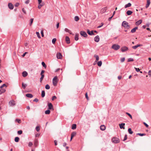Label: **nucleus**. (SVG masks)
Instances as JSON below:
<instances>
[{"instance_id": "nucleus-28", "label": "nucleus", "mask_w": 151, "mask_h": 151, "mask_svg": "<svg viewBox=\"0 0 151 151\" xmlns=\"http://www.w3.org/2000/svg\"><path fill=\"white\" fill-rule=\"evenodd\" d=\"M128 132L130 134H132L133 133V132L132 131V129L131 128L128 129Z\"/></svg>"}, {"instance_id": "nucleus-57", "label": "nucleus", "mask_w": 151, "mask_h": 151, "mask_svg": "<svg viewBox=\"0 0 151 151\" xmlns=\"http://www.w3.org/2000/svg\"><path fill=\"white\" fill-rule=\"evenodd\" d=\"M33 145V144L32 142H29L28 144V146L29 147H31Z\"/></svg>"}, {"instance_id": "nucleus-54", "label": "nucleus", "mask_w": 151, "mask_h": 151, "mask_svg": "<svg viewBox=\"0 0 151 151\" xmlns=\"http://www.w3.org/2000/svg\"><path fill=\"white\" fill-rule=\"evenodd\" d=\"M56 97L55 96H52V101H53L54 99H56Z\"/></svg>"}, {"instance_id": "nucleus-19", "label": "nucleus", "mask_w": 151, "mask_h": 151, "mask_svg": "<svg viewBox=\"0 0 151 151\" xmlns=\"http://www.w3.org/2000/svg\"><path fill=\"white\" fill-rule=\"evenodd\" d=\"M6 91L5 89L3 88H0V94H1L3 93H4Z\"/></svg>"}, {"instance_id": "nucleus-38", "label": "nucleus", "mask_w": 151, "mask_h": 151, "mask_svg": "<svg viewBox=\"0 0 151 151\" xmlns=\"http://www.w3.org/2000/svg\"><path fill=\"white\" fill-rule=\"evenodd\" d=\"M34 20V19L33 18H31V19L30 20V23L29 24L30 26H31Z\"/></svg>"}, {"instance_id": "nucleus-64", "label": "nucleus", "mask_w": 151, "mask_h": 151, "mask_svg": "<svg viewBox=\"0 0 151 151\" xmlns=\"http://www.w3.org/2000/svg\"><path fill=\"white\" fill-rule=\"evenodd\" d=\"M59 23H58L57 24V25H56L57 28H58L59 27Z\"/></svg>"}, {"instance_id": "nucleus-56", "label": "nucleus", "mask_w": 151, "mask_h": 151, "mask_svg": "<svg viewBox=\"0 0 151 151\" xmlns=\"http://www.w3.org/2000/svg\"><path fill=\"white\" fill-rule=\"evenodd\" d=\"M22 11L25 14H26V12L24 8L22 9Z\"/></svg>"}, {"instance_id": "nucleus-62", "label": "nucleus", "mask_w": 151, "mask_h": 151, "mask_svg": "<svg viewBox=\"0 0 151 151\" xmlns=\"http://www.w3.org/2000/svg\"><path fill=\"white\" fill-rule=\"evenodd\" d=\"M41 33L42 37H44V33H43V30H42L41 31Z\"/></svg>"}, {"instance_id": "nucleus-26", "label": "nucleus", "mask_w": 151, "mask_h": 151, "mask_svg": "<svg viewBox=\"0 0 151 151\" xmlns=\"http://www.w3.org/2000/svg\"><path fill=\"white\" fill-rule=\"evenodd\" d=\"M132 13V12L130 10L127 11L126 13L127 15H131Z\"/></svg>"}, {"instance_id": "nucleus-18", "label": "nucleus", "mask_w": 151, "mask_h": 151, "mask_svg": "<svg viewBox=\"0 0 151 151\" xmlns=\"http://www.w3.org/2000/svg\"><path fill=\"white\" fill-rule=\"evenodd\" d=\"M100 128L101 130L104 131L106 129V127L105 125H101L100 127Z\"/></svg>"}, {"instance_id": "nucleus-6", "label": "nucleus", "mask_w": 151, "mask_h": 151, "mask_svg": "<svg viewBox=\"0 0 151 151\" xmlns=\"http://www.w3.org/2000/svg\"><path fill=\"white\" fill-rule=\"evenodd\" d=\"M45 71L44 70H42L41 72L40 73L41 77L40 78V81L41 82H42V81L44 77V75L43 74V73H45Z\"/></svg>"}, {"instance_id": "nucleus-13", "label": "nucleus", "mask_w": 151, "mask_h": 151, "mask_svg": "<svg viewBox=\"0 0 151 151\" xmlns=\"http://www.w3.org/2000/svg\"><path fill=\"white\" fill-rule=\"evenodd\" d=\"M94 41L96 42H98L100 40V38L98 35L96 36L94 38Z\"/></svg>"}, {"instance_id": "nucleus-40", "label": "nucleus", "mask_w": 151, "mask_h": 151, "mask_svg": "<svg viewBox=\"0 0 151 151\" xmlns=\"http://www.w3.org/2000/svg\"><path fill=\"white\" fill-rule=\"evenodd\" d=\"M76 134V133L75 132H73L71 133V136H72V137H73L75 136Z\"/></svg>"}, {"instance_id": "nucleus-31", "label": "nucleus", "mask_w": 151, "mask_h": 151, "mask_svg": "<svg viewBox=\"0 0 151 151\" xmlns=\"http://www.w3.org/2000/svg\"><path fill=\"white\" fill-rule=\"evenodd\" d=\"M94 57L96 58V61H98L99 59V56L97 55H95Z\"/></svg>"}, {"instance_id": "nucleus-36", "label": "nucleus", "mask_w": 151, "mask_h": 151, "mask_svg": "<svg viewBox=\"0 0 151 151\" xmlns=\"http://www.w3.org/2000/svg\"><path fill=\"white\" fill-rule=\"evenodd\" d=\"M102 64V62L101 61L98 62L97 63L98 66H100V67L101 65Z\"/></svg>"}, {"instance_id": "nucleus-32", "label": "nucleus", "mask_w": 151, "mask_h": 151, "mask_svg": "<svg viewBox=\"0 0 151 151\" xmlns=\"http://www.w3.org/2000/svg\"><path fill=\"white\" fill-rule=\"evenodd\" d=\"M45 92L44 91H42L41 96L42 97H44L45 96Z\"/></svg>"}, {"instance_id": "nucleus-35", "label": "nucleus", "mask_w": 151, "mask_h": 151, "mask_svg": "<svg viewBox=\"0 0 151 151\" xmlns=\"http://www.w3.org/2000/svg\"><path fill=\"white\" fill-rule=\"evenodd\" d=\"M74 19L75 21H78L79 20V18L78 16H76L75 17Z\"/></svg>"}, {"instance_id": "nucleus-5", "label": "nucleus", "mask_w": 151, "mask_h": 151, "mask_svg": "<svg viewBox=\"0 0 151 151\" xmlns=\"http://www.w3.org/2000/svg\"><path fill=\"white\" fill-rule=\"evenodd\" d=\"M9 104L11 106H14L15 105L16 103L14 100H12L9 101Z\"/></svg>"}, {"instance_id": "nucleus-50", "label": "nucleus", "mask_w": 151, "mask_h": 151, "mask_svg": "<svg viewBox=\"0 0 151 151\" xmlns=\"http://www.w3.org/2000/svg\"><path fill=\"white\" fill-rule=\"evenodd\" d=\"M143 123L147 128H148L149 127V125L146 123L145 122H144Z\"/></svg>"}, {"instance_id": "nucleus-55", "label": "nucleus", "mask_w": 151, "mask_h": 151, "mask_svg": "<svg viewBox=\"0 0 151 151\" xmlns=\"http://www.w3.org/2000/svg\"><path fill=\"white\" fill-rule=\"evenodd\" d=\"M134 68L136 70L137 72H139L140 70L139 68H137L135 67Z\"/></svg>"}, {"instance_id": "nucleus-11", "label": "nucleus", "mask_w": 151, "mask_h": 151, "mask_svg": "<svg viewBox=\"0 0 151 151\" xmlns=\"http://www.w3.org/2000/svg\"><path fill=\"white\" fill-rule=\"evenodd\" d=\"M119 139L116 137H113L112 139V142H119Z\"/></svg>"}, {"instance_id": "nucleus-58", "label": "nucleus", "mask_w": 151, "mask_h": 151, "mask_svg": "<svg viewBox=\"0 0 151 151\" xmlns=\"http://www.w3.org/2000/svg\"><path fill=\"white\" fill-rule=\"evenodd\" d=\"M125 60V58H122L121 59V61L122 62H123Z\"/></svg>"}, {"instance_id": "nucleus-46", "label": "nucleus", "mask_w": 151, "mask_h": 151, "mask_svg": "<svg viewBox=\"0 0 151 151\" xmlns=\"http://www.w3.org/2000/svg\"><path fill=\"white\" fill-rule=\"evenodd\" d=\"M36 129L37 132H38L40 129V127L38 126H37L36 127Z\"/></svg>"}, {"instance_id": "nucleus-23", "label": "nucleus", "mask_w": 151, "mask_h": 151, "mask_svg": "<svg viewBox=\"0 0 151 151\" xmlns=\"http://www.w3.org/2000/svg\"><path fill=\"white\" fill-rule=\"evenodd\" d=\"M65 31L66 32L69 33H70V34H71L72 33L71 31L68 28H65Z\"/></svg>"}, {"instance_id": "nucleus-59", "label": "nucleus", "mask_w": 151, "mask_h": 151, "mask_svg": "<svg viewBox=\"0 0 151 151\" xmlns=\"http://www.w3.org/2000/svg\"><path fill=\"white\" fill-rule=\"evenodd\" d=\"M19 5V3H16L15 4V6L16 7H17Z\"/></svg>"}, {"instance_id": "nucleus-48", "label": "nucleus", "mask_w": 151, "mask_h": 151, "mask_svg": "<svg viewBox=\"0 0 151 151\" xmlns=\"http://www.w3.org/2000/svg\"><path fill=\"white\" fill-rule=\"evenodd\" d=\"M17 133L19 134H22V131L21 130H19L18 131Z\"/></svg>"}, {"instance_id": "nucleus-41", "label": "nucleus", "mask_w": 151, "mask_h": 151, "mask_svg": "<svg viewBox=\"0 0 151 151\" xmlns=\"http://www.w3.org/2000/svg\"><path fill=\"white\" fill-rule=\"evenodd\" d=\"M56 41V39L55 38H53L52 40V42L53 44H55Z\"/></svg>"}, {"instance_id": "nucleus-4", "label": "nucleus", "mask_w": 151, "mask_h": 151, "mask_svg": "<svg viewBox=\"0 0 151 151\" xmlns=\"http://www.w3.org/2000/svg\"><path fill=\"white\" fill-rule=\"evenodd\" d=\"M120 48V46L119 45L114 44L112 46V48L115 50H117Z\"/></svg>"}, {"instance_id": "nucleus-45", "label": "nucleus", "mask_w": 151, "mask_h": 151, "mask_svg": "<svg viewBox=\"0 0 151 151\" xmlns=\"http://www.w3.org/2000/svg\"><path fill=\"white\" fill-rule=\"evenodd\" d=\"M36 34L37 35V37L39 38H41V37L40 35V34L39 32H36Z\"/></svg>"}, {"instance_id": "nucleus-47", "label": "nucleus", "mask_w": 151, "mask_h": 151, "mask_svg": "<svg viewBox=\"0 0 151 151\" xmlns=\"http://www.w3.org/2000/svg\"><path fill=\"white\" fill-rule=\"evenodd\" d=\"M133 61L134 59L132 58H129L128 60V62Z\"/></svg>"}, {"instance_id": "nucleus-44", "label": "nucleus", "mask_w": 151, "mask_h": 151, "mask_svg": "<svg viewBox=\"0 0 151 151\" xmlns=\"http://www.w3.org/2000/svg\"><path fill=\"white\" fill-rule=\"evenodd\" d=\"M45 88L47 89H49L50 88V86L48 84H47L45 86Z\"/></svg>"}, {"instance_id": "nucleus-1", "label": "nucleus", "mask_w": 151, "mask_h": 151, "mask_svg": "<svg viewBox=\"0 0 151 151\" xmlns=\"http://www.w3.org/2000/svg\"><path fill=\"white\" fill-rule=\"evenodd\" d=\"M58 81V79L57 76H55L52 80V83L54 86H56Z\"/></svg>"}, {"instance_id": "nucleus-42", "label": "nucleus", "mask_w": 151, "mask_h": 151, "mask_svg": "<svg viewBox=\"0 0 151 151\" xmlns=\"http://www.w3.org/2000/svg\"><path fill=\"white\" fill-rule=\"evenodd\" d=\"M19 140V138L18 137H16L15 138L14 140L15 142H18Z\"/></svg>"}, {"instance_id": "nucleus-39", "label": "nucleus", "mask_w": 151, "mask_h": 151, "mask_svg": "<svg viewBox=\"0 0 151 151\" xmlns=\"http://www.w3.org/2000/svg\"><path fill=\"white\" fill-rule=\"evenodd\" d=\"M75 40L77 41L78 40V37L77 35H76L75 37Z\"/></svg>"}, {"instance_id": "nucleus-16", "label": "nucleus", "mask_w": 151, "mask_h": 151, "mask_svg": "<svg viewBox=\"0 0 151 151\" xmlns=\"http://www.w3.org/2000/svg\"><path fill=\"white\" fill-rule=\"evenodd\" d=\"M8 6L9 9H12L14 8V6L11 3H9L8 4Z\"/></svg>"}, {"instance_id": "nucleus-29", "label": "nucleus", "mask_w": 151, "mask_h": 151, "mask_svg": "<svg viewBox=\"0 0 151 151\" xmlns=\"http://www.w3.org/2000/svg\"><path fill=\"white\" fill-rule=\"evenodd\" d=\"M141 46V45H135V46H133L132 47V48L134 49H136L137 47H139V46Z\"/></svg>"}, {"instance_id": "nucleus-24", "label": "nucleus", "mask_w": 151, "mask_h": 151, "mask_svg": "<svg viewBox=\"0 0 151 151\" xmlns=\"http://www.w3.org/2000/svg\"><path fill=\"white\" fill-rule=\"evenodd\" d=\"M26 96L27 97H28V98H31L33 97L32 95L31 94H29V93L27 94L26 95Z\"/></svg>"}, {"instance_id": "nucleus-14", "label": "nucleus", "mask_w": 151, "mask_h": 151, "mask_svg": "<svg viewBox=\"0 0 151 151\" xmlns=\"http://www.w3.org/2000/svg\"><path fill=\"white\" fill-rule=\"evenodd\" d=\"M57 57L58 59H61L62 58V56L61 53H58L57 54Z\"/></svg>"}, {"instance_id": "nucleus-61", "label": "nucleus", "mask_w": 151, "mask_h": 151, "mask_svg": "<svg viewBox=\"0 0 151 151\" xmlns=\"http://www.w3.org/2000/svg\"><path fill=\"white\" fill-rule=\"evenodd\" d=\"M4 86H5L6 87V85L5 84H4L2 85L1 86L0 88H3Z\"/></svg>"}, {"instance_id": "nucleus-25", "label": "nucleus", "mask_w": 151, "mask_h": 151, "mask_svg": "<svg viewBox=\"0 0 151 151\" xmlns=\"http://www.w3.org/2000/svg\"><path fill=\"white\" fill-rule=\"evenodd\" d=\"M142 23V20H139L136 22V24L137 25H139Z\"/></svg>"}, {"instance_id": "nucleus-15", "label": "nucleus", "mask_w": 151, "mask_h": 151, "mask_svg": "<svg viewBox=\"0 0 151 151\" xmlns=\"http://www.w3.org/2000/svg\"><path fill=\"white\" fill-rule=\"evenodd\" d=\"M87 33L90 35H94L93 31H90L88 29L87 30Z\"/></svg>"}, {"instance_id": "nucleus-30", "label": "nucleus", "mask_w": 151, "mask_h": 151, "mask_svg": "<svg viewBox=\"0 0 151 151\" xmlns=\"http://www.w3.org/2000/svg\"><path fill=\"white\" fill-rule=\"evenodd\" d=\"M131 6V4L130 3H128V4H126L125 6V8H126L127 7H129Z\"/></svg>"}, {"instance_id": "nucleus-2", "label": "nucleus", "mask_w": 151, "mask_h": 151, "mask_svg": "<svg viewBox=\"0 0 151 151\" xmlns=\"http://www.w3.org/2000/svg\"><path fill=\"white\" fill-rule=\"evenodd\" d=\"M122 25L125 29H129L130 28V26L128 24V23L126 21H123Z\"/></svg>"}, {"instance_id": "nucleus-12", "label": "nucleus", "mask_w": 151, "mask_h": 151, "mask_svg": "<svg viewBox=\"0 0 151 151\" xmlns=\"http://www.w3.org/2000/svg\"><path fill=\"white\" fill-rule=\"evenodd\" d=\"M125 125V124L124 123H122L120 124H119V127L121 129H125V127H124Z\"/></svg>"}, {"instance_id": "nucleus-63", "label": "nucleus", "mask_w": 151, "mask_h": 151, "mask_svg": "<svg viewBox=\"0 0 151 151\" xmlns=\"http://www.w3.org/2000/svg\"><path fill=\"white\" fill-rule=\"evenodd\" d=\"M29 0H27L25 2V3L26 4H28L29 3Z\"/></svg>"}, {"instance_id": "nucleus-53", "label": "nucleus", "mask_w": 151, "mask_h": 151, "mask_svg": "<svg viewBox=\"0 0 151 151\" xmlns=\"http://www.w3.org/2000/svg\"><path fill=\"white\" fill-rule=\"evenodd\" d=\"M38 142H34V145L35 147H36L38 145Z\"/></svg>"}, {"instance_id": "nucleus-52", "label": "nucleus", "mask_w": 151, "mask_h": 151, "mask_svg": "<svg viewBox=\"0 0 151 151\" xmlns=\"http://www.w3.org/2000/svg\"><path fill=\"white\" fill-rule=\"evenodd\" d=\"M127 139V134H125L124 136V139L123 140V141H124L126 140Z\"/></svg>"}, {"instance_id": "nucleus-20", "label": "nucleus", "mask_w": 151, "mask_h": 151, "mask_svg": "<svg viewBox=\"0 0 151 151\" xmlns=\"http://www.w3.org/2000/svg\"><path fill=\"white\" fill-rule=\"evenodd\" d=\"M28 73L26 71H24L22 73V75L23 77H25L27 76Z\"/></svg>"}, {"instance_id": "nucleus-21", "label": "nucleus", "mask_w": 151, "mask_h": 151, "mask_svg": "<svg viewBox=\"0 0 151 151\" xmlns=\"http://www.w3.org/2000/svg\"><path fill=\"white\" fill-rule=\"evenodd\" d=\"M150 3V0H147V4L146 6V8H147L149 6Z\"/></svg>"}, {"instance_id": "nucleus-33", "label": "nucleus", "mask_w": 151, "mask_h": 151, "mask_svg": "<svg viewBox=\"0 0 151 151\" xmlns=\"http://www.w3.org/2000/svg\"><path fill=\"white\" fill-rule=\"evenodd\" d=\"M27 85L26 84H24L23 83H22V86L24 89H25Z\"/></svg>"}, {"instance_id": "nucleus-60", "label": "nucleus", "mask_w": 151, "mask_h": 151, "mask_svg": "<svg viewBox=\"0 0 151 151\" xmlns=\"http://www.w3.org/2000/svg\"><path fill=\"white\" fill-rule=\"evenodd\" d=\"M33 101L36 102H37L38 101V99L37 98L33 100Z\"/></svg>"}, {"instance_id": "nucleus-9", "label": "nucleus", "mask_w": 151, "mask_h": 151, "mask_svg": "<svg viewBox=\"0 0 151 151\" xmlns=\"http://www.w3.org/2000/svg\"><path fill=\"white\" fill-rule=\"evenodd\" d=\"M48 109H52L53 110H54L53 106L51 103H48Z\"/></svg>"}, {"instance_id": "nucleus-34", "label": "nucleus", "mask_w": 151, "mask_h": 151, "mask_svg": "<svg viewBox=\"0 0 151 151\" xmlns=\"http://www.w3.org/2000/svg\"><path fill=\"white\" fill-rule=\"evenodd\" d=\"M50 111L49 110H46L45 111V113L46 114H50Z\"/></svg>"}, {"instance_id": "nucleus-8", "label": "nucleus", "mask_w": 151, "mask_h": 151, "mask_svg": "<svg viewBox=\"0 0 151 151\" xmlns=\"http://www.w3.org/2000/svg\"><path fill=\"white\" fill-rule=\"evenodd\" d=\"M80 34L85 37H86L87 36V35L86 32L83 31H81L80 32Z\"/></svg>"}, {"instance_id": "nucleus-7", "label": "nucleus", "mask_w": 151, "mask_h": 151, "mask_svg": "<svg viewBox=\"0 0 151 151\" xmlns=\"http://www.w3.org/2000/svg\"><path fill=\"white\" fill-rule=\"evenodd\" d=\"M128 48L126 46H124L121 47V51L123 52L128 50Z\"/></svg>"}, {"instance_id": "nucleus-27", "label": "nucleus", "mask_w": 151, "mask_h": 151, "mask_svg": "<svg viewBox=\"0 0 151 151\" xmlns=\"http://www.w3.org/2000/svg\"><path fill=\"white\" fill-rule=\"evenodd\" d=\"M76 128V124H73L72 125V129H75Z\"/></svg>"}, {"instance_id": "nucleus-10", "label": "nucleus", "mask_w": 151, "mask_h": 151, "mask_svg": "<svg viewBox=\"0 0 151 151\" xmlns=\"http://www.w3.org/2000/svg\"><path fill=\"white\" fill-rule=\"evenodd\" d=\"M107 9V7H105L104 8H103L101 9V10L100 11V12L101 13H104L106 12Z\"/></svg>"}, {"instance_id": "nucleus-17", "label": "nucleus", "mask_w": 151, "mask_h": 151, "mask_svg": "<svg viewBox=\"0 0 151 151\" xmlns=\"http://www.w3.org/2000/svg\"><path fill=\"white\" fill-rule=\"evenodd\" d=\"M65 41L66 42V43L67 44H69L70 43V40L69 37L68 36H66L65 37Z\"/></svg>"}, {"instance_id": "nucleus-49", "label": "nucleus", "mask_w": 151, "mask_h": 151, "mask_svg": "<svg viewBox=\"0 0 151 151\" xmlns=\"http://www.w3.org/2000/svg\"><path fill=\"white\" fill-rule=\"evenodd\" d=\"M126 114H127L129 116V117L131 119H132V115L130 114H129L127 112V113H126Z\"/></svg>"}, {"instance_id": "nucleus-37", "label": "nucleus", "mask_w": 151, "mask_h": 151, "mask_svg": "<svg viewBox=\"0 0 151 151\" xmlns=\"http://www.w3.org/2000/svg\"><path fill=\"white\" fill-rule=\"evenodd\" d=\"M42 64L43 67H44L45 68H46V65L44 62H42Z\"/></svg>"}, {"instance_id": "nucleus-43", "label": "nucleus", "mask_w": 151, "mask_h": 151, "mask_svg": "<svg viewBox=\"0 0 151 151\" xmlns=\"http://www.w3.org/2000/svg\"><path fill=\"white\" fill-rule=\"evenodd\" d=\"M15 121L17 122L18 123H20L21 122V120L20 119H16L15 120Z\"/></svg>"}, {"instance_id": "nucleus-3", "label": "nucleus", "mask_w": 151, "mask_h": 151, "mask_svg": "<svg viewBox=\"0 0 151 151\" xmlns=\"http://www.w3.org/2000/svg\"><path fill=\"white\" fill-rule=\"evenodd\" d=\"M39 5L38 8L39 9H40L41 7L44 5V3L42 1V0H38Z\"/></svg>"}, {"instance_id": "nucleus-51", "label": "nucleus", "mask_w": 151, "mask_h": 151, "mask_svg": "<svg viewBox=\"0 0 151 151\" xmlns=\"http://www.w3.org/2000/svg\"><path fill=\"white\" fill-rule=\"evenodd\" d=\"M85 97L87 99V100H89V98L88 96L87 93H86L85 94Z\"/></svg>"}, {"instance_id": "nucleus-22", "label": "nucleus", "mask_w": 151, "mask_h": 151, "mask_svg": "<svg viewBox=\"0 0 151 151\" xmlns=\"http://www.w3.org/2000/svg\"><path fill=\"white\" fill-rule=\"evenodd\" d=\"M138 29V27H134V28H133L132 30H131V32L132 33H134L135 32L136 29Z\"/></svg>"}]
</instances>
